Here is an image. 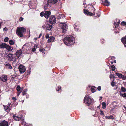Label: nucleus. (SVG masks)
Masks as SVG:
<instances>
[{
	"label": "nucleus",
	"mask_w": 126,
	"mask_h": 126,
	"mask_svg": "<svg viewBox=\"0 0 126 126\" xmlns=\"http://www.w3.org/2000/svg\"><path fill=\"white\" fill-rule=\"evenodd\" d=\"M64 42L66 45L69 46L75 43V39L72 35L68 36L65 38Z\"/></svg>",
	"instance_id": "1"
},
{
	"label": "nucleus",
	"mask_w": 126,
	"mask_h": 126,
	"mask_svg": "<svg viewBox=\"0 0 126 126\" xmlns=\"http://www.w3.org/2000/svg\"><path fill=\"white\" fill-rule=\"evenodd\" d=\"M26 31V29L24 27H18L17 29L16 33L19 37H22L23 36V33Z\"/></svg>",
	"instance_id": "2"
},
{
	"label": "nucleus",
	"mask_w": 126,
	"mask_h": 126,
	"mask_svg": "<svg viewBox=\"0 0 126 126\" xmlns=\"http://www.w3.org/2000/svg\"><path fill=\"white\" fill-rule=\"evenodd\" d=\"M84 101L85 103L87 104L88 106L91 105L93 102V100L88 95H86L84 97Z\"/></svg>",
	"instance_id": "3"
},
{
	"label": "nucleus",
	"mask_w": 126,
	"mask_h": 126,
	"mask_svg": "<svg viewBox=\"0 0 126 126\" xmlns=\"http://www.w3.org/2000/svg\"><path fill=\"white\" fill-rule=\"evenodd\" d=\"M59 25L62 29V32H65L67 30V26L64 23H61L59 24Z\"/></svg>",
	"instance_id": "4"
},
{
	"label": "nucleus",
	"mask_w": 126,
	"mask_h": 126,
	"mask_svg": "<svg viewBox=\"0 0 126 126\" xmlns=\"http://www.w3.org/2000/svg\"><path fill=\"white\" fill-rule=\"evenodd\" d=\"M14 119L16 120L19 121L21 120V122L22 124H25V122H24V120L22 119L21 120V118L20 117H18L16 116V115H14L13 116Z\"/></svg>",
	"instance_id": "5"
},
{
	"label": "nucleus",
	"mask_w": 126,
	"mask_h": 126,
	"mask_svg": "<svg viewBox=\"0 0 126 126\" xmlns=\"http://www.w3.org/2000/svg\"><path fill=\"white\" fill-rule=\"evenodd\" d=\"M43 28H45L47 30H50L52 28V25H50L49 24L47 23L43 26Z\"/></svg>",
	"instance_id": "6"
},
{
	"label": "nucleus",
	"mask_w": 126,
	"mask_h": 126,
	"mask_svg": "<svg viewBox=\"0 0 126 126\" xmlns=\"http://www.w3.org/2000/svg\"><path fill=\"white\" fill-rule=\"evenodd\" d=\"M18 69L21 73L24 72L26 70L25 67L21 65H20L19 66Z\"/></svg>",
	"instance_id": "7"
},
{
	"label": "nucleus",
	"mask_w": 126,
	"mask_h": 126,
	"mask_svg": "<svg viewBox=\"0 0 126 126\" xmlns=\"http://www.w3.org/2000/svg\"><path fill=\"white\" fill-rule=\"evenodd\" d=\"M50 23L51 24H54L56 22V20L55 17L54 16H51L49 19Z\"/></svg>",
	"instance_id": "8"
},
{
	"label": "nucleus",
	"mask_w": 126,
	"mask_h": 126,
	"mask_svg": "<svg viewBox=\"0 0 126 126\" xmlns=\"http://www.w3.org/2000/svg\"><path fill=\"white\" fill-rule=\"evenodd\" d=\"M0 79L3 81L6 82L7 80V77L5 75H2L0 77Z\"/></svg>",
	"instance_id": "9"
},
{
	"label": "nucleus",
	"mask_w": 126,
	"mask_h": 126,
	"mask_svg": "<svg viewBox=\"0 0 126 126\" xmlns=\"http://www.w3.org/2000/svg\"><path fill=\"white\" fill-rule=\"evenodd\" d=\"M102 3L103 4L107 6H108L110 4V2L108 0H102Z\"/></svg>",
	"instance_id": "10"
},
{
	"label": "nucleus",
	"mask_w": 126,
	"mask_h": 126,
	"mask_svg": "<svg viewBox=\"0 0 126 126\" xmlns=\"http://www.w3.org/2000/svg\"><path fill=\"white\" fill-rule=\"evenodd\" d=\"M0 126H8V123L7 121L4 120L0 123Z\"/></svg>",
	"instance_id": "11"
},
{
	"label": "nucleus",
	"mask_w": 126,
	"mask_h": 126,
	"mask_svg": "<svg viewBox=\"0 0 126 126\" xmlns=\"http://www.w3.org/2000/svg\"><path fill=\"white\" fill-rule=\"evenodd\" d=\"M23 89V88L22 87L21 88L20 87V86L19 85H18L16 87V90L19 93L18 94V96L19 95L20 93L22 92Z\"/></svg>",
	"instance_id": "12"
},
{
	"label": "nucleus",
	"mask_w": 126,
	"mask_h": 126,
	"mask_svg": "<svg viewBox=\"0 0 126 126\" xmlns=\"http://www.w3.org/2000/svg\"><path fill=\"white\" fill-rule=\"evenodd\" d=\"M22 52L21 50H17L16 53V55L18 58H19Z\"/></svg>",
	"instance_id": "13"
},
{
	"label": "nucleus",
	"mask_w": 126,
	"mask_h": 126,
	"mask_svg": "<svg viewBox=\"0 0 126 126\" xmlns=\"http://www.w3.org/2000/svg\"><path fill=\"white\" fill-rule=\"evenodd\" d=\"M50 14V12L49 11H46L45 12V17L47 18H48L49 17Z\"/></svg>",
	"instance_id": "14"
},
{
	"label": "nucleus",
	"mask_w": 126,
	"mask_h": 126,
	"mask_svg": "<svg viewBox=\"0 0 126 126\" xmlns=\"http://www.w3.org/2000/svg\"><path fill=\"white\" fill-rule=\"evenodd\" d=\"M10 104H8L7 106H5L3 105L4 109L6 111H9L10 110V109L9 108Z\"/></svg>",
	"instance_id": "15"
},
{
	"label": "nucleus",
	"mask_w": 126,
	"mask_h": 126,
	"mask_svg": "<svg viewBox=\"0 0 126 126\" xmlns=\"http://www.w3.org/2000/svg\"><path fill=\"white\" fill-rule=\"evenodd\" d=\"M121 41L124 44L125 47H126V36L122 38Z\"/></svg>",
	"instance_id": "16"
},
{
	"label": "nucleus",
	"mask_w": 126,
	"mask_h": 126,
	"mask_svg": "<svg viewBox=\"0 0 126 126\" xmlns=\"http://www.w3.org/2000/svg\"><path fill=\"white\" fill-rule=\"evenodd\" d=\"M13 55L9 54L7 55L8 58V60L9 61H13Z\"/></svg>",
	"instance_id": "17"
},
{
	"label": "nucleus",
	"mask_w": 126,
	"mask_h": 126,
	"mask_svg": "<svg viewBox=\"0 0 126 126\" xmlns=\"http://www.w3.org/2000/svg\"><path fill=\"white\" fill-rule=\"evenodd\" d=\"M45 3H46V4H45L44 7L45 10H46L48 8V7L49 6V4L50 3L49 2H48V0L47 1H45Z\"/></svg>",
	"instance_id": "18"
},
{
	"label": "nucleus",
	"mask_w": 126,
	"mask_h": 126,
	"mask_svg": "<svg viewBox=\"0 0 126 126\" xmlns=\"http://www.w3.org/2000/svg\"><path fill=\"white\" fill-rule=\"evenodd\" d=\"M84 13L85 14L89 15L90 16H92L93 15V13L89 12H88L87 10H84Z\"/></svg>",
	"instance_id": "19"
},
{
	"label": "nucleus",
	"mask_w": 126,
	"mask_h": 126,
	"mask_svg": "<svg viewBox=\"0 0 126 126\" xmlns=\"http://www.w3.org/2000/svg\"><path fill=\"white\" fill-rule=\"evenodd\" d=\"M54 38L53 36H50L48 38V43L53 42L54 40Z\"/></svg>",
	"instance_id": "20"
},
{
	"label": "nucleus",
	"mask_w": 126,
	"mask_h": 126,
	"mask_svg": "<svg viewBox=\"0 0 126 126\" xmlns=\"http://www.w3.org/2000/svg\"><path fill=\"white\" fill-rule=\"evenodd\" d=\"M48 0V2L49 3H52L53 4L56 3L58 1V0Z\"/></svg>",
	"instance_id": "21"
},
{
	"label": "nucleus",
	"mask_w": 126,
	"mask_h": 126,
	"mask_svg": "<svg viewBox=\"0 0 126 126\" xmlns=\"http://www.w3.org/2000/svg\"><path fill=\"white\" fill-rule=\"evenodd\" d=\"M5 48L10 51H12L13 49L12 47L7 45Z\"/></svg>",
	"instance_id": "22"
},
{
	"label": "nucleus",
	"mask_w": 126,
	"mask_h": 126,
	"mask_svg": "<svg viewBox=\"0 0 126 126\" xmlns=\"http://www.w3.org/2000/svg\"><path fill=\"white\" fill-rule=\"evenodd\" d=\"M7 45L4 43L1 44L0 45V48H6Z\"/></svg>",
	"instance_id": "23"
},
{
	"label": "nucleus",
	"mask_w": 126,
	"mask_h": 126,
	"mask_svg": "<svg viewBox=\"0 0 126 126\" xmlns=\"http://www.w3.org/2000/svg\"><path fill=\"white\" fill-rule=\"evenodd\" d=\"M29 45H28V44H26L23 46L22 48L24 50H25V49L27 50V48L29 47Z\"/></svg>",
	"instance_id": "24"
},
{
	"label": "nucleus",
	"mask_w": 126,
	"mask_h": 126,
	"mask_svg": "<svg viewBox=\"0 0 126 126\" xmlns=\"http://www.w3.org/2000/svg\"><path fill=\"white\" fill-rule=\"evenodd\" d=\"M96 88L94 86H92L91 88V90L92 93H94L95 91Z\"/></svg>",
	"instance_id": "25"
},
{
	"label": "nucleus",
	"mask_w": 126,
	"mask_h": 126,
	"mask_svg": "<svg viewBox=\"0 0 126 126\" xmlns=\"http://www.w3.org/2000/svg\"><path fill=\"white\" fill-rule=\"evenodd\" d=\"M5 66L8 68L11 69L12 68V67L11 64L9 63L6 64Z\"/></svg>",
	"instance_id": "26"
},
{
	"label": "nucleus",
	"mask_w": 126,
	"mask_h": 126,
	"mask_svg": "<svg viewBox=\"0 0 126 126\" xmlns=\"http://www.w3.org/2000/svg\"><path fill=\"white\" fill-rule=\"evenodd\" d=\"M102 108L103 109H105L106 107V103L105 102H102Z\"/></svg>",
	"instance_id": "27"
},
{
	"label": "nucleus",
	"mask_w": 126,
	"mask_h": 126,
	"mask_svg": "<svg viewBox=\"0 0 126 126\" xmlns=\"http://www.w3.org/2000/svg\"><path fill=\"white\" fill-rule=\"evenodd\" d=\"M56 15L57 16V18L58 19H60L63 17L62 15L61 14H59L58 13Z\"/></svg>",
	"instance_id": "28"
},
{
	"label": "nucleus",
	"mask_w": 126,
	"mask_h": 126,
	"mask_svg": "<svg viewBox=\"0 0 126 126\" xmlns=\"http://www.w3.org/2000/svg\"><path fill=\"white\" fill-rule=\"evenodd\" d=\"M115 74L116 76H118L119 78H121L122 77V74L120 73H116Z\"/></svg>",
	"instance_id": "29"
},
{
	"label": "nucleus",
	"mask_w": 126,
	"mask_h": 126,
	"mask_svg": "<svg viewBox=\"0 0 126 126\" xmlns=\"http://www.w3.org/2000/svg\"><path fill=\"white\" fill-rule=\"evenodd\" d=\"M120 21H119V22H114V25L115 27V28H116L118 26V24L120 23Z\"/></svg>",
	"instance_id": "30"
},
{
	"label": "nucleus",
	"mask_w": 126,
	"mask_h": 126,
	"mask_svg": "<svg viewBox=\"0 0 126 126\" xmlns=\"http://www.w3.org/2000/svg\"><path fill=\"white\" fill-rule=\"evenodd\" d=\"M106 119H113V117L112 115H110V116H107L106 117Z\"/></svg>",
	"instance_id": "31"
},
{
	"label": "nucleus",
	"mask_w": 126,
	"mask_h": 126,
	"mask_svg": "<svg viewBox=\"0 0 126 126\" xmlns=\"http://www.w3.org/2000/svg\"><path fill=\"white\" fill-rule=\"evenodd\" d=\"M121 90L122 92H125L126 91V89L124 87H122L121 89Z\"/></svg>",
	"instance_id": "32"
},
{
	"label": "nucleus",
	"mask_w": 126,
	"mask_h": 126,
	"mask_svg": "<svg viewBox=\"0 0 126 126\" xmlns=\"http://www.w3.org/2000/svg\"><path fill=\"white\" fill-rule=\"evenodd\" d=\"M37 48V47L36 46L34 45L33 47L32 48V51L33 52L35 51H36V49Z\"/></svg>",
	"instance_id": "33"
},
{
	"label": "nucleus",
	"mask_w": 126,
	"mask_h": 126,
	"mask_svg": "<svg viewBox=\"0 0 126 126\" xmlns=\"http://www.w3.org/2000/svg\"><path fill=\"white\" fill-rule=\"evenodd\" d=\"M9 43L10 45H13L14 44V41L12 40H10L9 41Z\"/></svg>",
	"instance_id": "34"
},
{
	"label": "nucleus",
	"mask_w": 126,
	"mask_h": 126,
	"mask_svg": "<svg viewBox=\"0 0 126 126\" xmlns=\"http://www.w3.org/2000/svg\"><path fill=\"white\" fill-rule=\"evenodd\" d=\"M27 91V90L26 89H25L24 90L22 93V94L23 95H24L26 94Z\"/></svg>",
	"instance_id": "35"
},
{
	"label": "nucleus",
	"mask_w": 126,
	"mask_h": 126,
	"mask_svg": "<svg viewBox=\"0 0 126 126\" xmlns=\"http://www.w3.org/2000/svg\"><path fill=\"white\" fill-rule=\"evenodd\" d=\"M120 95H122L124 97H126V93H125L123 94L122 93H120Z\"/></svg>",
	"instance_id": "36"
},
{
	"label": "nucleus",
	"mask_w": 126,
	"mask_h": 126,
	"mask_svg": "<svg viewBox=\"0 0 126 126\" xmlns=\"http://www.w3.org/2000/svg\"><path fill=\"white\" fill-rule=\"evenodd\" d=\"M61 89V87L60 86H58L56 88V90L57 91H59Z\"/></svg>",
	"instance_id": "37"
},
{
	"label": "nucleus",
	"mask_w": 126,
	"mask_h": 126,
	"mask_svg": "<svg viewBox=\"0 0 126 126\" xmlns=\"http://www.w3.org/2000/svg\"><path fill=\"white\" fill-rule=\"evenodd\" d=\"M111 67L112 71H114L115 69V66L113 65H112L111 66Z\"/></svg>",
	"instance_id": "38"
},
{
	"label": "nucleus",
	"mask_w": 126,
	"mask_h": 126,
	"mask_svg": "<svg viewBox=\"0 0 126 126\" xmlns=\"http://www.w3.org/2000/svg\"><path fill=\"white\" fill-rule=\"evenodd\" d=\"M45 13H44L43 12H41L40 13V15L41 16H45Z\"/></svg>",
	"instance_id": "39"
},
{
	"label": "nucleus",
	"mask_w": 126,
	"mask_h": 126,
	"mask_svg": "<svg viewBox=\"0 0 126 126\" xmlns=\"http://www.w3.org/2000/svg\"><path fill=\"white\" fill-rule=\"evenodd\" d=\"M111 84L112 86H114L115 84V83L114 82L112 81V82L111 83Z\"/></svg>",
	"instance_id": "40"
},
{
	"label": "nucleus",
	"mask_w": 126,
	"mask_h": 126,
	"mask_svg": "<svg viewBox=\"0 0 126 126\" xmlns=\"http://www.w3.org/2000/svg\"><path fill=\"white\" fill-rule=\"evenodd\" d=\"M9 38L8 37H6L4 39V41L5 42H7Z\"/></svg>",
	"instance_id": "41"
},
{
	"label": "nucleus",
	"mask_w": 126,
	"mask_h": 126,
	"mask_svg": "<svg viewBox=\"0 0 126 126\" xmlns=\"http://www.w3.org/2000/svg\"><path fill=\"white\" fill-rule=\"evenodd\" d=\"M45 50L44 48L40 49H39V51L40 52H42L43 53L44 51H45Z\"/></svg>",
	"instance_id": "42"
},
{
	"label": "nucleus",
	"mask_w": 126,
	"mask_h": 126,
	"mask_svg": "<svg viewBox=\"0 0 126 126\" xmlns=\"http://www.w3.org/2000/svg\"><path fill=\"white\" fill-rule=\"evenodd\" d=\"M121 24L123 25H126V23L124 21H123L121 23Z\"/></svg>",
	"instance_id": "43"
},
{
	"label": "nucleus",
	"mask_w": 126,
	"mask_h": 126,
	"mask_svg": "<svg viewBox=\"0 0 126 126\" xmlns=\"http://www.w3.org/2000/svg\"><path fill=\"white\" fill-rule=\"evenodd\" d=\"M123 79H126V77L124 75H122V77L121 78Z\"/></svg>",
	"instance_id": "44"
},
{
	"label": "nucleus",
	"mask_w": 126,
	"mask_h": 126,
	"mask_svg": "<svg viewBox=\"0 0 126 126\" xmlns=\"http://www.w3.org/2000/svg\"><path fill=\"white\" fill-rule=\"evenodd\" d=\"M100 15V12H98L97 14V17H99Z\"/></svg>",
	"instance_id": "45"
},
{
	"label": "nucleus",
	"mask_w": 126,
	"mask_h": 126,
	"mask_svg": "<svg viewBox=\"0 0 126 126\" xmlns=\"http://www.w3.org/2000/svg\"><path fill=\"white\" fill-rule=\"evenodd\" d=\"M100 112H101L100 114L101 115H103V116H104V113L103 111L102 110H101Z\"/></svg>",
	"instance_id": "46"
},
{
	"label": "nucleus",
	"mask_w": 126,
	"mask_h": 126,
	"mask_svg": "<svg viewBox=\"0 0 126 126\" xmlns=\"http://www.w3.org/2000/svg\"><path fill=\"white\" fill-rule=\"evenodd\" d=\"M92 10H93V12L94 13V15H95V13L94 12V11H95V10L94 8L93 7H92Z\"/></svg>",
	"instance_id": "47"
},
{
	"label": "nucleus",
	"mask_w": 126,
	"mask_h": 126,
	"mask_svg": "<svg viewBox=\"0 0 126 126\" xmlns=\"http://www.w3.org/2000/svg\"><path fill=\"white\" fill-rule=\"evenodd\" d=\"M23 19V18L21 17H20L19 18V20L20 21H22Z\"/></svg>",
	"instance_id": "48"
},
{
	"label": "nucleus",
	"mask_w": 126,
	"mask_h": 126,
	"mask_svg": "<svg viewBox=\"0 0 126 126\" xmlns=\"http://www.w3.org/2000/svg\"><path fill=\"white\" fill-rule=\"evenodd\" d=\"M97 89L99 91H100L101 90V87L100 86H98L97 88Z\"/></svg>",
	"instance_id": "49"
},
{
	"label": "nucleus",
	"mask_w": 126,
	"mask_h": 126,
	"mask_svg": "<svg viewBox=\"0 0 126 126\" xmlns=\"http://www.w3.org/2000/svg\"><path fill=\"white\" fill-rule=\"evenodd\" d=\"M12 99L15 101H16V98L15 97H13L12 98Z\"/></svg>",
	"instance_id": "50"
},
{
	"label": "nucleus",
	"mask_w": 126,
	"mask_h": 126,
	"mask_svg": "<svg viewBox=\"0 0 126 126\" xmlns=\"http://www.w3.org/2000/svg\"><path fill=\"white\" fill-rule=\"evenodd\" d=\"M49 37L48 34L46 36V38L47 39L49 38Z\"/></svg>",
	"instance_id": "51"
},
{
	"label": "nucleus",
	"mask_w": 126,
	"mask_h": 126,
	"mask_svg": "<svg viewBox=\"0 0 126 126\" xmlns=\"http://www.w3.org/2000/svg\"><path fill=\"white\" fill-rule=\"evenodd\" d=\"M7 30V28H6V27H5V28H4L3 29V31H6Z\"/></svg>",
	"instance_id": "52"
},
{
	"label": "nucleus",
	"mask_w": 126,
	"mask_h": 126,
	"mask_svg": "<svg viewBox=\"0 0 126 126\" xmlns=\"http://www.w3.org/2000/svg\"><path fill=\"white\" fill-rule=\"evenodd\" d=\"M105 41L104 40H102L101 41V42L102 43H104Z\"/></svg>",
	"instance_id": "53"
},
{
	"label": "nucleus",
	"mask_w": 126,
	"mask_h": 126,
	"mask_svg": "<svg viewBox=\"0 0 126 126\" xmlns=\"http://www.w3.org/2000/svg\"><path fill=\"white\" fill-rule=\"evenodd\" d=\"M42 35V34L40 33L39 35V38H40V37Z\"/></svg>",
	"instance_id": "54"
},
{
	"label": "nucleus",
	"mask_w": 126,
	"mask_h": 126,
	"mask_svg": "<svg viewBox=\"0 0 126 126\" xmlns=\"http://www.w3.org/2000/svg\"><path fill=\"white\" fill-rule=\"evenodd\" d=\"M102 96L100 97V98L99 100L101 99H102Z\"/></svg>",
	"instance_id": "55"
},
{
	"label": "nucleus",
	"mask_w": 126,
	"mask_h": 126,
	"mask_svg": "<svg viewBox=\"0 0 126 126\" xmlns=\"http://www.w3.org/2000/svg\"><path fill=\"white\" fill-rule=\"evenodd\" d=\"M110 78H111L112 77V75L111 74L109 76Z\"/></svg>",
	"instance_id": "56"
},
{
	"label": "nucleus",
	"mask_w": 126,
	"mask_h": 126,
	"mask_svg": "<svg viewBox=\"0 0 126 126\" xmlns=\"http://www.w3.org/2000/svg\"><path fill=\"white\" fill-rule=\"evenodd\" d=\"M124 107L125 108V109H126V107L125 106H124Z\"/></svg>",
	"instance_id": "57"
},
{
	"label": "nucleus",
	"mask_w": 126,
	"mask_h": 126,
	"mask_svg": "<svg viewBox=\"0 0 126 126\" xmlns=\"http://www.w3.org/2000/svg\"><path fill=\"white\" fill-rule=\"evenodd\" d=\"M34 39H35V40H36L37 39V38H34Z\"/></svg>",
	"instance_id": "58"
},
{
	"label": "nucleus",
	"mask_w": 126,
	"mask_h": 126,
	"mask_svg": "<svg viewBox=\"0 0 126 126\" xmlns=\"http://www.w3.org/2000/svg\"><path fill=\"white\" fill-rule=\"evenodd\" d=\"M114 62L115 63H116V61L115 60H114Z\"/></svg>",
	"instance_id": "59"
},
{
	"label": "nucleus",
	"mask_w": 126,
	"mask_h": 126,
	"mask_svg": "<svg viewBox=\"0 0 126 126\" xmlns=\"http://www.w3.org/2000/svg\"><path fill=\"white\" fill-rule=\"evenodd\" d=\"M111 63L112 64V63H113V62H111Z\"/></svg>",
	"instance_id": "60"
},
{
	"label": "nucleus",
	"mask_w": 126,
	"mask_h": 126,
	"mask_svg": "<svg viewBox=\"0 0 126 126\" xmlns=\"http://www.w3.org/2000/svg\"><path fill=\"white\" fill-rule=\"evenodd\" d=\"M24 100L22 101V102H24Z\"/></svg>",
	"instance_id": "61"
},
{
	"label": "nucleus",
	"mask_w": 126,
	"mask_h": 126,
	"mask_svg": "<svg viewBox=\"0 0 126 126\" xmlns=\"http://www.w3.org/2000/svg\"><path fill=\"white\" fill-rule=\"evenodd\" d=\"M94 4H95V2H94Z\"/></svg>",
	"instance_id": "62"
}]
</instances>
